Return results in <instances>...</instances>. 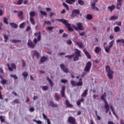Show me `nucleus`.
Segmentation results:
<instances>
[{
  "label": "nucleus",
  "mask_w": 124,
  "mask_h": 124,
  "mask_svg": "<svg viewBox=\"0 0 124 124\" xmlns=\"http://www.w3.org/2000/svg\"><path fill=\"white\" fill-rule=\"evenodd\" d=\"M56 21L61 22V23H62L64 25H65V27H66V28H68V31H73L74 30L73 28L71 27V24L69 23L67 20L63 19H56Z\"/></svg>",
  "instance_id": "f257e3e1"
},
{
  "label": "nucleus",
  "mask_w": 124,
  "mask_h": 124,
  "mask_svg": "<svg viewBox=\"0 0 124 124\" xmlns=\"http://www.w3.org/2000/svg\"><path fill=\"white\" fill-rule=\"evenodd\" d=\"M105 97H106V93H104L103 95L101 96V100H103L105 102V108L106 109L105 113L107 114L108 112L110 110V108L109 107V104L107 102V101L105 100Z\"/></svg>",
  "instance_id": "f03ea898"
},
{
  "label": "nucleus",
  "mask_w": 124,
  "mask_h": 124,
  "mask_svg": "<svg viewBox=\"0 0 124 124\" xmlns=\"http://www.w3.org/2000/svg\"><path fill=\"white\" fill-rule=\"evenodd\" d=\"M106 71L108 72L107 75L109 79H113V74H114V72L111 70V68L109 65H107L106 66Z\"/></svg>",
  "instance_id": "7ed1b4c3"
},
{
  "label": "nucleus",
  "mask_w": 124,
  "mask_h": 124,
  "mask_svg": "<svg viewBox=\"0 0 124 124\" xmlns=\"http://www.w3.org/2000/svg\"><path fill=\"white\" fill-rule=\"evenodd\" d=\"M77 27L73 25V28L75 29V31H84V27H83V23L81 22L77 23L76 24Z\"/></svg>",
  "instance_id": "20e7f679"
},
{
  "label": "nucleus",
  "mask_w": 124,
  "mask_h": 124,
  "mask_svg": "<svg viewBox=\"0 0 124 124\" xmlns=\"http://www.w3.org/2000/svg\"><path fill=\"white\" fill-rule=\"evenodd\" d=\"M75 52V56L74 58V62H76V61H78L79 60V57H81V51L79 50L78 49L76 48Z\"/></svg>",
  "instance_id": "39448f33"
},
{
  "label": "nucleus",
  "mask_w": 124,
  "mask_h": 124,
  "mask_svg": "<svg viewBox=\"0 0 124 124\" xmlns=\"http://www.w3.org/2000/svg\"><path fill=\"white\" fill-rule=\"evenodd\" d=\"M34 35L35 36H37V39L36 38H34L33 39V42L35 44H36L38 41H40L41 40V34L40 33V31H39L38 33L36 32L34 34Z\"/></svg>",
  "instance_id": "423d86ee"
},
{
  "label": "nucleus",
  "mask_w": 124,
  "mask_h": 124,
  "mask_svg": "<svg viewBox=\"0 0 124 124\" xmlns=\"http://www.w3.org/2000/svg\"><path fill=\"white\" fill-rule=\"evenodd\" d=\"M78 15H80V10L74 9L72 12L71 16L72 18H75V17H77Z\"/></svg>",
  "instance_id": "0eeeda50"
},
{
  "label": "nucleus",
  "mask_w": 124,
  "mask_h": 124,
  "mask_svg": "<svg viewBox=\"0 0 124 124\" xmlns=\"http://www.w3.org/2000/svg\"><path fill=\"white\" fill-rule=\"evenodd\" d=\"M92 62L88 61L85 66L84 71L90 72V70H91V68H92Z\"/></svg>",
  "instance_id": "6e6552de"
},
{
  "label": "nucleus",
  "mask_w": 124,
  "mask_h": 124,
  "mask_svg": "<svg viewBox=\"0 0 124 124\" xmlns=\"http://www.w3.org/2000/svg\"><path fill=\"white\" fill-rule=\"evenodd\" d=\"M67 122L70 124H76V120L75 118L72 116H69L67 119Z\"/></svg>",
  "instance_id": "1a4fd4ad"
},
{
  "label": "nucleus",
  "mask_w": 124,
  "mask_h": 124,
  "mask_svg": "<svg viewBox=\"0 0 124 124\" xmlns=\"http://www.w3.org/2000/svg\"><path fill=\"white\" fill-rule=\"evenodd\" d=\"M60 67L61 69H62V71H63V72H64L65 73H68V72H69L68 68H66L65 66H64V64H61Z\"/></svg>",
  "instance_id": "9d476101"
},
{
  "label": "nucleus",
  "mask_w": 124,
  "mask_h": 124,
  "mask_svg": "<svg viewBox=\"0 0 124 124\" xmlns=\"http://www.w3.org/2000/svg\"><path fill=\"white\" fill-rule=\"evenodd\" d=\"M123 0H117L116 8L118 10H120L121 9V7H122V1Z\"/></svg>",
  "instance_id": "9b49d317"
},
{
  "label": "nucleus",
  "mask_w": 124,
  "mask_h": 124,
  "mask_svg": "<svg viewBox=\"0 0 124 124\" xmlns=\"http://www.w3.org/2000/svg\"><path fill=\"white\" fill-rule=\"evenodd\" d=\"M27 45H28V46H29V47H30V48H34V47H35V45L33 44V42H32V41L31 40V39H29L28 40Z\"/></svg>",
  "instance_id": "f8f14e48"
},
{
  "label": "nucleus",
  "mask_w": 124,
  "mask_h": 124,
  "mask_svg": "<svg viewBox=\"0 0 124 124\" xmlns=\"http://www.w3.org/2000/svg\"><path fill=\"white\" fill-rule=\"evenodd\" d=\"M65 86H63L62 87V92L61 94L62 95V97H65Z\"/></svg>",
  "instance_id": "ddd939ff"
},
{
  "label": "nucleus",
  "mask_w": 124,
  "mask_h": 124,
  "mask_svg": "<svg viewBox=\"0 0 124 124\" xmlns=\"http://www.w3.org/2000/svg\"><path fill=\"white\" fill-rule=\"evenodd\" d=\"M89 92V89H86L84 91L83 93L81 94L82 97H86L87 95H88V92Z\"/></svg>",
  "instance_id": "4468645a"
},
{
  "label": "nucleus",
  "mask_w": 124,
  "mask_h": 124,
  "mask_svg": "<svg viewBox=\"0 0 124 124\" xmlns=\"http://www.w3.org/2000/svg\"><path fill=\"white\" fill-rule=\"evenodd\" d=\"M83 52L85 53V54L86 55L87 58H88V59H92V56H91L90 55V53H89V52L88 51H87V50H86V49H83Z\"/></svg>",
  "instance_id": "2eb2a0df"
},
{
  "label": "nucleus",
  "mask_w": 124,
  "mask_h": 124,
  "mask_svg": "<svg viewBox=\"0 0 124 124\" xmlns=\"http://www.w3.org/2000/svg\"><path fill=\"white\" fill-rule=\"evenodd\" d=\"M65 104L69 108H72V107H73V105L69 103V101H68V100H65Z\"/></svg>",
  "instance_id": "dca6fc26"
},
{
  "label": "nucleus",
  "mask_w": 124,
  "mask_h": 124,
  "mask_svg": "<svg viewBox=\"0 0 124 124\" xmlns=\"http://www.w3.org/2000/svg\"><path fill=\"white\" fill-rule=\"evenodd\" d=\"M65 104L69 108H72V107H73V105L69 103V101H68V100H65Z\"/></svg>",
  "instance_id": "f3484780"
},
{
  "label": "nucleus",
  "mask_w": 124,
  "mask_h": 124,
  "mask_svg": "<svg viewBox=\"0 0 124 124\" xmlns=\"http://www.w3.org/2000/svg\"><path fill=\"white\" fill-rule=\"evenodd\" d=\"M101 51V48L99 46H96L94 49V52L96 54H98Z\"/></svg>",
  "instance_id": "a211bd4d"
},
{
  "label": "nucleus",
  "mask_w": 124,
  "mask_h": 124,
  "mask_svg": "<svg viewBox=\"0 0 124 124\" xmlns=\"http://www.w3.org/2000/svg\"><path fill=\"white\" fill-rule=\"evenodd\" d=\"M49 103H50V106L51 107H53L54 108H57L58 106V104L54 103V102H53L52 101H50Z\"/></svg>",
  "instance_id": "6ab92c4d"
},
{
  "label": "nucleus",
  "mask_w": 124,
  "mask_h": 124,
  "mask_svg": "<svg viewBox=\"0 0 124 124\" xmlns=\"http://www.w3.org/2000/svg\"><path fill=\"white\" fill-rule=\"evenodd\" d=\"M23 13L22 11L19 12L18 13L17 16L20 20H22L24 18V16H23Z\"/></svg>",
  "instance_id": "aec40b11"
},
{
  "label": "nucleus",
  "mask_w": 124,
  "mask_h": 124,
  "mask_svg": "<svg viewBox=\"0 0 124 124\" xmlns=\"http://www.w3.org/2000/svg\"><path fill=\"white\" fill-rule=\"evenodd\" d=\"M116 6H115V5L112 4L110 6L108 7V9H109L110 12H113V10H114Z\"/></svg>",
  "instance_id": "412c9836"
},
{
  "label": "nucleus",
  "mask_w": 124,
  "mask_h": 124,
  "mask_svg": "<svg viewBox=\"0 0 124 124\" xmlns=\"http://www.w3.org/2000/svg\"><path fill=\"white\" fill-rule=\"evenodd\" d=\"M47 61V57L45 56H43L41 57L40 61V63H43L44 62H46Z\"/></svg>",
  "instance_id": "4be33fe9"
},
{
  "label": "nucleus",
  "mask_w": 124,
  "mask_h": 124,
  "mask_svg": "<svg viewBox=\"0 0 124 124\" xmlns=\"http://www.w3.org/2000/svg\"><path fill=\"white\" fill-rule=\"evenodd\" d=\"M82 78H79V82L77 83V87L82 86H83V81H82Z\"/></svg>",
  "instance_id": "5701e85b"
},
{
  "label": "nucleus",
  "mask_w": 124,
  "mask_h": 124,
  "mask_svg": "<svg viewBox=\"0 0 124 124\" xmlns=\"http://www.w3.org/2000/svg\"><path fill=\"white\" fill-rule=\"evenodd\" d=\"M46 80L49 82V83L50 85V87H51V88H52L53 86H54V83L53 82L52 80H51L50 79V78H49V77L46 78Z\"/></svg>",
  "instance_id": "b1692460"
},
{
  "label": "nucleus",
  "mask_w": 124,
  "mask_h": 124,
  "mask_svg": "<svg viewBox=\"0 0 124 124\" xmlns=\"http://www.w3.org/2000/svg\"><path fill=\"white\" fill-rule=\"evenodd\" d=\"M65 2L68 4H73L75 2V0H66Z\"/></svg>",
  "instance_id": "393cba45"
},
{
  "label": "nucleus",
  "mask_w": 124,
  "mask_h": 124,
  "mask_svg": "<svg viewBox=\"0 0 124 124\" xmlns=\"http://www.w3.org/2000/svg\"><path fill=\"white\" fill-rule=\"evenodd\" d=\"M10 25L13 29H17V28H18V25L15 23H10Z\"/></svg>",
  "instance_id": "a878e982"
},
{
  "label": "nucleus",
  "mask_w": 124,
  "mask_h": 124,
  "mask_svg": "<svg viewBox=\"0 0 124 124\" xmlns=\"http://www.w3.org/2000/svg\"><path fill=\"white\" fill-rule=\"evenodd\" d=\"M86 19L89 20H93V16L90 14H87L86 16Z\"/></svg>",
  "instance_id": "bb28decb"
},
{
  "label": "nucleus",
  "mask_w": 124,
  "mask_h": 124,
  "mask_svg": "<svg viewBox=\"0 0 124 124\" xmlns=\"http://www.w3.org/2000/svg\"><path fill=\"white\" fill-rule=\"evenodd\" d=\"M114 31L115 32H119L121 31V28L119 26H116L114 28Z\"/></svg>",
  "instance_id": "cd10ccee"
},
{
  "label": "nucleus",
  "mask_w": 124,
  "mask_h": 124,
  "mask_svg": "<svg viewBox=\"0 0 124 124\" xmlns=\"http://www.w3.org/2000/svg\"><path fill=\"white\" fill-rule=\"evenodd\" d=\"M104 49H105L106 53H109V52H110L111 50V47H109V46H108V47H104Z\"/></svg>",
  "instance_id": "c85d7f7f"
},
{
  "label": "nucleus",
  "mask_w": 124,
  "mask_h": 124,
  "mask_svg": "<svg viewBox=\"0 0 124 124\" xmlns=\"http://www.w3.org/2000/svg\"><path fill=\"white\" fill-rule=\"evenodd\" d=\"M118 17L116 16H113L109 18L110 21H113V20H117Z\"/></svg>",
  "instance_id": "c756f323"
},
{
  "label": "nucleus",
  "mask_w": 124,
  "mask_h": 124,
  "mask_svg": "<svg viewBox=\"0 0 124 124\" xmlns=\"http://www.w3.org/2000/svg\"><path fill=\"white\" fill-rule=\"evenodd\" d=\"M62 5L64 6V7L66 8V9L67 11H68L69 10V7H68V4L63 2V3H62Z\"/></svg>",
  "instance_id": "7c9ffc66"
},
{
  "label": "nucleus",
  "mask_w": 124,
  "mask_h": 124,
  "mask_svg": "<svg viewBox=\"0 0 124 124\" xmlns=\"http://www.w3.org/2000/svg\"><path fill=\"white\" fill-rule=\"evenodd\" d=\"M54 98L57 101L60 100V95L58 94V93H55Z\"/></svg>",
  "instance_id": "2f4dec72"
},
{
  "label": "nucleus",
  "mask_w": 124,
  "mask_h": 124,
  "mask_svg": "<svg viewBox=\"0 0 124 124\" xmlns=\"http://www.w3.org/2000/svg\"><path fill=\"white\" fill-rule=\"evenodd\" d=\"M30 18H33L35 16V13L34 12H31L30 13Z\"/></svg>",
  "instance_id": "473e14b6"
},
{
  "label": "nucleus",
  "mask_w": 124,
  "mask_h": 124,
  "mask_svg": "<svg viewBox=\"0 0 124 124\" xmlns=\"http://www.w3.org/2000/svg\"><path fill=\"white\" fill-rule=\"evenodd\" d=\"M0 83L2 84V85H6V83H7V80H6V79H2L1 81H0Z\"/></svg>",
  "instance_id": "72a5a7b5"
},
{
  "label": "nucleus",
  "mask_w": 124,
  "mask_h": 124,
  "mask_svg": "<svg viewBox=\"0 0 124 124\" xmlns=\"http://www.w3.org/2000/svg\"><path fill=\"white\" fill-rule=\"evenodd\" d=\"M30 22L32 25H35V22L34 19H33V17H30Z\"/></svg>",
  "instance_id": "f704fd0d"
},
{
  "label": "nucleus",
  "mask_w": 124,
  "mask_h": 124,
  "mask_svg": "<svg viewBox=\"0 0 124 124\" xmlns=\"http://www.w3.org/2000/svg\"><path fill=\"white\" fill-rule=\"evenodd\" d=\"M34 53V55L36 57L37 59L39 58V53H38L36 50H35Z\"/></svg>",
  "instance_id": "c9c22d12"
},
{
  "label": "nucleus",
  "mask_w": 124,
  "mask_h": 124,
  "mask_svg": "<svg viewBox=\"0 0 124 124\" xmlns=\"http://www.w3.org/2000/svg\"><path fill=\"white\" fill-rule=\"evenodd\" d=\"M42 89L43 91H48V87L47 86H43Z\"/></svg>",
  "instance_id": "e433bc0d"
},
{
  "label": "nucleus",
  "mask_w": 124,
  "mask_h": 124,
  "mask_svg": "<svg viewBox=\"0 0 124 124\" xmlns=\"http://www.w3.org/2000/svg\"><path fill=\"white\" fill-rule=\"evenodd\" d=\"M23 1H24V0H18L16 4H17V5H21V4L23 3Z\"/></svg>",
  "instance_id": "4c0bfd02"
},
{
  "label": "nucleus",
  "mask_w": 124,
  "mask_h": 124,
  "mask_svg": "<svg viewBox=\"0 0 124 124\" xmlns=\"http://www.w3.org/2000/svg\"><path fill=\"white\" fill-rule=\"evenodd\" d=\"M114 40L111 41L110 42H109V46L108 47H109L110 48H112V47H113V45L114 44Z\"/></svg>",
  "instance_id": "58836bf2"
},
{
  "label": "nucleus",
  "mask_w": 124,
  "mask_h": 124,
  "mask_svg": "<svg viewBox=\"0 0 124 124\" xmlns=\"http://www.w3.org/2000/svg\"><path fill=\"white\" fill-rule=\"evenodd\" d=\"M29 75V74L27 72H24L23 73V76L24 77L25 79H26Z\"/></svg>",
  "instance_id": "ea45409f"
},
{
  "label": "nucleus",
  "mask_w": 124,
  "mask_h": 124,
  "mask_svg": "<svg viewBox=\"0 0 124 124\" xmlns=\"http://www.w3.org/2000/svg\"><path fill=\"white\" fill-rule=\"evenodd\" d=\"M77 45L79 47V48H83V43L82 42L77 43Z\"/></svg>",
  "instance_id": "a19ab883"
},
{
  "label": "nucleus",
  "mask_w": 124,
  "mask_h": 124,
  "mask_svg": "<svg viewBox=\"0 0 124 124\" xmlns=\"http://www.w3.org/2000/svg\"><path fill=\"white\" fill-rule=\"evenodd\" d=\"M33 122H35V123H36L38 124H42V122L40 120L37 121L35 119H33Z\"/></svg>",
  "instance_id": "79ce46f5"
},
{
  "label": "nucleus",
  "mask_w": 124,
  "mask_h": 124,
  "mask_svg": "<svg viewBox=\"0 0 124 124\" xmlns=\"http://www.w3.org/2000/svg\"><path fill=\"white\" fill-rule=\"evenodd\" d=\"M3 23H4V24H6V25H8V21H7V19L5 17H3Z\"/></svg>",
  "instance_id": "37998d69"
},
{
  "label": "nucleus",
  "mask_w": 124,
  "mask_h": 124,
  "mask_svg": "<svg viewBox=\"0 0 124 124\" xmlns=\"http://www.w3.org/2000/svg\"><path fill=\"white\" fill-rule=\"evenodd\" d=\"M78 3L80 5H84V1L82 0H78Z\"/></svg>",
  "instance_id": "c03bdc74"
},
{
  "label": "nucleus",
  "mask_w": 124,
  "mask_h": 124,
  "mask_svg": "<svg viewBox=\"0 0 124 124\" xmlns=\"http://www.w3.org/2000/svg\"><path fill=\"white\" fill-rule=\"evenodd\" d=\"M40 13L42 15H43L44 16H47V13H46V12L41 11Z\"/></svg>",
  "instance_id": "a18cd8bd"
},
{
  "label": "nucleus",
  "mask_w": 124,
  "mask_h": 124,
  "mask_svg": "<svg viewBox=\"0 0 124 124\" xmlns=\"http://www.w3.org/2000/svg\"><path fill=\"white\" fill-rule=\"evenodd\" d=\"M25 22H23L21 24H20L19 25V28H20V29H23L25 27Z\"/></svg>",
  "instance_id": "49530a36"
},
{
  "label": "nucleus",
  "mask_w": 124,
  "mask_h": 124,
  "mask_svg": "<svg viewBox=\"0 0 124 124\" xmlns=\"http://www.w3.org/2000/svg\"><path fill=\"white\" fill-rule=\"evenodd\" d=\"M10 76L11 77L14 78V79H15V80H17V79H18V77L16 75H11Z\"/></svg>",
  "instance_id": "de8ad7c7"
},
{
  "label": "nucleus",
  "mask_w": 124,
  "mask_h": 124,
  "mask_svg": "<svg viewBox=\"0 0 124 124\" xmlns=\"http://www.w3.org/2000/svg\"><path fill=\"white\" fill-rule=\"evenodd\" d=\"M0 121L1 123H4V122H5V120L3 119V116H0Z\"/></svg>",
  "instance_id": "09e8293b"
},
{
  "label": "nucleus",
  "mask_w": 124,
  "mask_h": 124,
  "mask_svg": "<svg viewBox=\"0 0 124 124\" xmlns=\"http://www.w3.org/2000/svg\"><path fill=\"white\" fill-rule=\"evenodd\" d=\"M51 25V21H45L43 24V26H45V25Z\"/></svg>",
  "instance_id": "8fccbe9b"
},
{
  "label": "nucleus",
  "mask_w": 124,
  "mask_h": 124,
  "mask_svg": "<svg viewBox=\"0 0 124 124\" xmlns=\"http://www.w3.org/2000/svg\"><path fill=\"white\" fill-rule=\"evenodd\" d=\"M91 7H92L93 10L95 9V7H95V2H94V3H92L91 4Z\"/></svg>",
  "instance_id": "3c124183"
},
{
  "label": "nucleus",
  "mask_w": 124,
  "mask_h": 124,
  "mask_svg": "<svg viewBox=\"0 0 124 124\" xmlns=\"http://www.w3.org/2000/svg\"><path fill=\"white\" fill-rule=\"evenodd\" d=\"M117 43H121V42H124V39H118L116 41Z\"/></svg>",
  "instance_id": "603ef678"
},
{
  "label": "nucleus",
  "mask_w": 124,
  "mask_h": 124,
  "mask_svg": "<svg viewBox=\"0 0 124 124\" xmlns=\"http://www.w3.org/2000/svg\"><path fill=\"white\" fill-rule=\"evenodd\" d=\"M15 103H17V104H20V100L18 99H16L14 100Z\"/></svg>",
  "instance_id": "864d4df0"
},
{
  "label": "nucleus",
  "mask_w": 124,
  "mask_h": 124,
  "mask_svg": "<svg viewBox=\"0 0 124 124\" xmlns=\"http://www.w3.org/2000/svg\"><path fill=\"white\" fill-rule=\"evenodd\" d=\"M79 35L80 36H86V32L85 31H83L81 33L79 32Z\"/></svg>",
  "instance_id": "5fc2aeb1"
},
{
  "label": "nucleus",
  "mask_w": 124,
  "mask_h": 124,
  "mask_svg": "<svg viewBox=\"0 0 124 124\" xmlns=\"http://www.w3.org/2000/svg\"><path fill=\"white\" fill-rule=\"evenodd\" d=\"M71 84L72 85V86H73V87H76L77 86V83L74 81H72L71 82Z\"/></svg>",
  "instance_id": "6e6d98bb"
},
{
  "label": "nucleus",
  "mask_w": 124,
  "mask_h": 124,
  "mask_svg": "<svg viewBox=\"0 0 124 124\" xmlns=\"http://www.w3.org/2000/svg\"><path fill=\"white\" fill-rule=\"evenodd\" d=\"M67 82H68V81L66 79H62L61 80V83H62L63 84H65V83H67Z\"/></svg>",
  "instance_id": "4d7b16f0"
},
{
  "label": "nucleus",
  "mask_w": 124,
  "mask_h": 124,
  "mask_svg": "<svg viewBox=\"0 0 124 124\" xmlns=\"http://www.w3.org/2000/svg\"><path fill=\"white\" fill-rule=\"evenodd\" d=\"M65 58H68V59H71V58H73V54L71 55H66L65 56Z\"/></svg>",
  "instance_id": "13d9d810"
},
{
  "label": "nucleus",
  "mask_w": 124,
  "mask_h": 124,
  "mask_svg": "<svg viewBox=\"0 0 124 124\" xmlns=\"http://www.w3.org/2000/svg\"><path fill=\"white\" fill-rule=\"evenodd\" d=\"M11 66L13 69H16V65H15V63H12L11 64Z\"/></svg>",
  "instance_id": "bf43d9fd"
},
{
  "label": "nucleus",
  "mask_w": 124,
  "mask_h": 124,
  "mask_svg": "<svg viewBox=\"0 0 124 124\" xmlns=\"http://www.w3.org/2000/svg\"><path fill=\"white\" fill-rule=\"evenodd\" d=\"M4 38L5 39L4 42H6V41H7V39H8V36L6 35H4Z\"/></svg>",
  "instance_id": "052dcab7"
},
{
  "label": "nucleus",
  "mask_w": 124,
  "mask_h": 124,
  "mask_svg": "<svg viewBox=\"0 0 124 124\" xmlns=\"http://www.w3.org/2000/svg\"><path fill=\"white\" fill-rule=\"evenodd\" d=\"M12 42L13 43H18V42H21V40H13Z\"/></svg>",
  "instance_id": "680f3d73"
},
{
  "label": "nucleus",
  "mask_w": 124,
  "mask_h": 124,
  "mask_svg": "<svg viewBox=\"0 0 124 124\" xmlns=\"http://www.w3.org/2000/svg\"><path fill=\"white\" fill-rule=\"evenodd\" d=\"M47 29L48 31H53V30H54V27H48Z\"/></svg>",
  "instance_id": "e2e57ef3"
},
{
  "label": "nucleus",
  "mask_w": 124,
  "mask_h": 124,
  "mask_svg": "<svg viewBox=\"0 0 124 124\" xmlns=\"http://www.w3.org/2000/svg\"><path fill=\"white\" fill-rule=\"evenodd\" d=\"M7 66L8 67V69L9 70H10V71H12L13 70V69H12V67H10V66H9V64H7Z\"/></svg>",
  "instance_id": "0e129e2a"
},
{
  "label": "nucleus",
  "mask_w": 124,
  "mask_h": 124,
  "mask_svg": "<svg viewBox=\"0 0 124 124\" xmlns=\"http://www.w3.org/2000/svg\"><path fill=\"white\" fill-rule=\"evenodd\" d=\"M43 117L44 120H48V118H47V116H46L45 114L43 113Z\"/></svg>",
  "instance_id": "69168bd1"
},
{
  "label": "nucleus",
  "mask_w": 124,
  "mask_h": 124,
  "mask_svg": "<svg viewBox=\"0 0 124 124\" xmlns=\"http://www.w3.org/2000/svg\"><path fill=\"white\" fill-rule=\"evenodd\" d=\"M67 44H68V45H71L72 44V41H71V40H68L67 42Z\"/></svg>",
  "instance_id": "338daca9"
},
{
  "label": "nucleus",
  "mask_w": 124,
  "mask_h": 124,
  "mask_svg": "<svg viewBox=\"0 0 124 124\" xmlns=\"http://www.w3.org/2000/svg\"><path fill=\"white\" fill-rule=\"evenodd\" d=\"M26 31H31V27L30 26H28L26 28Z\"/></svg>",
  "instance_id": "774afa93"
}]
</instances>
